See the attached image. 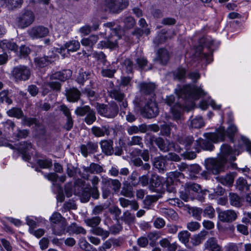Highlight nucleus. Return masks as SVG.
<instances>
[{"label":"nucleus","mask_w":251,"mask_h":251,"mask_svg":"<svg viewBox=\"0 0 251 251\" xmlns=\"http://www.w3.org/2000/svg\"><path fill=\"white\" fill-rule=\"evenodd\" d=\"M239 151L233 150L227 144H224L221 147V151L217 158H209L205 160V167L207 171L213 175H218L225 172L227 161H233L236 159V155Z\"/></svg>","instance_id":"obj_1"},{"label":"nucleus","mask_w":251,"mask_h":251,"mask_svg":"<svg viewBox=\"0 0 251 251\" xmlns=\"http://www.w3.org/2000/svg\"><path fill=\"white\" fill-rule=\"evenodd\" d=\"M175 92L178 98L183 100L189 99L197 100L206 94V93L201 87L190 85H186L182 87L178 85L176 89Z\"/></svg>","instance_id":"obj_2"},{"label":"nucleus","mask_w":251,"mask_h":251,"mask_svg":"<svg viewBox=\"0 0 251 251\" xmlns=\"http://www.w3.org/2000/svg\"><path fill=\"white\" fill-rule=\"evenodd\" d=\"M206 190L202 191L200 185L189 183L186 184L184 190L180 192V196L185 201L193 200L196 197L202 201L204 199L203 195H206Z\"/></svg>","instance_id":"obj_3"},{"label":"nucleus","mask_w":251,"mask_h":251,"mask_svg":"<svg viewBox=\"0 0 251 251\" xmlns=\"http://www.w3.org/2000/svg\"><path fill=\"white\" fill-rule=\"evenodd\" d=\"M214 41L209 38L203 37L200 41V45L196 48V52H199V55L201 59L205 60L207 64L212 61L213 50L211 47Z\"/></svg>","instance_id":"obj_4"},{"label":"nucleus","mask_w":251,"mask_h":251,"mask_svg":"<svg viewBox=\"0 0 251 251\" xmlns=\"http://www.w3.org/2000/svg\"><path fill=\"white\" fill-rule=\"evenodd\" d=\"M74 194L80 197L81 202H87L91 198V185L86 184L84 180L78 179L74 186Z\"/></svg>","instance_id":"obj_5"},{"label":"nucleus","mask_w":251,"mask_h":251,"mask_svg":"<svg viewBox=\"0 0 251 251\" xmlns=\"http://www.w3.org/2000/svg\"><path fill=\"white\" fill-rule=\"evenodd\" d=\"M75 113L78 116L84 117L83 121L87 125H92L97 119L95 110L89 105L78 106L75 111Z\"/></svg>","instance_id":"obj_6"},{"label":"nucleus","mask_w":251,"mask_h":251,"mask_svg":"<svg viewBox=\"0 0 251 251\" xmlns=\"http://www.w3.org/2000/svg\"><path fill=\"white\" fill-rule=\"evenodd\" d=\"M237 131L236 126L232 124L228 126L226 130L224 127L221 126L216 130V132L212 133L211 134L210 138L215 140L220 139V141H223L225 140L226 136H227L231 142H233L234 137Z\"/></svg>","instance_id":"obj_7"},{"label":"nucleus","mask_w":251,"mask_h":251,"mask_svg":"<svg viewBox=\"0 0 251 251\" xmlns=\"http://www.w3.org/2000/svg\"><path fill=\"white\" fill-rule=\"evenodd\" d=\"M35 20V15L30 10L24 9L16 18V24L18 27L23 29L31 25Z\"/></svg>","instance_id":"obj_8"},{"label":"nucleus","mask_w":251,"mask_h":251,"mask_svg":"<svg viewBox=\"0 0 251 251\" xmlns=\"http://www.w3.org/2000/svg\"><path fill=\"white\" fill-rule=\"evenodd\" d=\"M144 107L141 109L142 116L146 118L151 119L156 117L159 114V108L154 99L147 100Z\"/></svg>","instance_id":"obj_9"},{"label":"nucleus","mask_w":251,"mask_h":251,"mask_svg":"<svg viewBox=\"0 0 251 251\" xmlns=\"http://www.w3.org/2000/svg\"><path fill=\"white\" fill-rule=\"evenodd\" d=\"M212 133L209 134L207 139H206L200 138L195 141L193 148L196 151L199 152L201 151V149L208 151H211L214 149V146L213 144L212 141L217 142L220 140V139L215 140L210 138V136Z\"/></svg>","instance_id":"obj_10"},{"label":"nucleus","mask_w":251,"mask_h":251,"mask_svg":"<svg viewBox=\"0 0 251 251\" xmlns=\"http://www.w3.org/2000/svg\"><path fill=\"white\" fill-rule=\"evenodd\" d=\"M177 142L181 146L179 149H177L176 147L175 148V151L177 152H180L183 150L190 151L194 149L195 141L192 136H179L177 139Z\"/></svg>","instance_id":"obj_11"},{"label":"nucleus","mask_w":251,"mask_h":251,"mask_svg":"<svg viewBox=\"0 0 251 251\" xmlns=\"http://www.w3.org/2000/svg\"><path fill=\"white\" fill-rule=\"evenodd\" d=\"M12 75L17 80L25 81L29 78L30 71L27 67L20 65L14 68Z\"/></svg>","instance_id":"obj_12"},{"label":"nucleus","mask_w":251,"mask_h":251,"mask_svg":"<svg viewBox=\"0 0 251 251\" xmlns=\"http://www.w3.org/2000/svg\"><path fill=\"white\" fill-rule=\"evenodd\" d=\"M109 96L111 98L115 99L119 102L121 110L124 111L127 107L128 103L126 99L125 98V95L120 90L113 89L111 90L109 92ZM123 112L125 114V111H123Z\"/></svg>","instance_id":"obj_13"},{"label":"nucleus","mask_w":251,"mask_h":251,"mask_svg":"<svg viewBox=\"0 0 251 251\" xmlns=\"http://www.w3.org/2000/svg\"><path fill=\"white\" fill-rule=\"evenodd\" d=\"M152 142L157 146L159 150L163 152L170 151L173 147L176 148V146L173 142L169 140L165 141L160 137H154Z\"/></svg>","instance_id":"obj_14"},{"label":"nucleus","mask_w":251,"mask_h":251,"mask_svg":"<svg viewBox=\"0 0 251 251\" xmlns=\"http://www.w3.org/2000/svg\"><path fill=\"white\" fill-rule=\"evenodd\" d=\"M28 34L32 39H38L46 37L49 33L48 28L42 25L32 27L28 31Z\"/></svg>","instance_id":"obj_15"},{"label":"nucleus","mask_w":251,"mask_h":251,"mask_svg":"<svg viewBox=\"0 0 251 251\" xmlns=\"http://www.w3.org/2000/svg\"><path fill=\"white\" fill-rule=\"evenodd\" d=\"M162 186V177L155 174H151L150 178L149 189L152 192H158Z\"/></svg>","instance_id":"obj_16"},{"label":"nucleus","mask_w":251,"mask_h":251,"mask_svg":"<svg viewBox=\"0 0 251 251\" xmlns=\"http://www.w3.org/2000/svg\"><path fill=\"white\" fill-rule=\"evenodd\" d=\"M140 89L142 95L148 97V98H146V100L154 99L155 94L154 91L155 89V86L153 83H141L140 84Z\"/></svg>","instance_id":"obj_17"},{"label":"nucleus","mask_w":251,"mask_h":251,"mask_svg":"<svg viewBox=\"0 0 251 251\" xmlns=\"http://www.w3.org/2000/svg\"><path fill=\"white\" fill-rule=\"evenodd\" d=\"M80 151L84 157H87L89 154L96 152L98 149L97 142L89 141L86 144L81 145L80 147Z\"/></svg>","instance_id":"obj_18"},{"label":"nucleus","mask_w":251,"mask_h":251,"mask_svg":"<svg viewBox=\"0 0 251 251\" xmlns=\"http://www.w3.org/2000/svg\"><path fill=\"white\" fill-rule=\"evenodd\" d=\"M31 142L25 141L21 142L19 145H17V150L22 154V158L25 161H28L30 159V155L27 152L32 148Z\"/></svg>","instance_id":"obj_19"},{"label":"nucleus","mask_w":251,"mask_h":251,"mask_svg":"<svg viewBox=\"0 0 251 251\" xmlns=\"http://www.w3.org/2000/svg\"><path fill=\"white\" fill-rule=\"evenodd\" d=\"M56 58V54L51 53L50 55L35 58L34 62L37 66L40 68H43L54 62Z\"/></svg>","instance_id":"obj_20"},{"label":"nucleus","mask_w":251,"mask_h":251,"mask_svg":"<svg viewBox=\"0 0 251 251\" xmlns=\"http://www.w3.org/2000/svg\"><path fill=\"white\" fill-rule=\"evenodd\" d=\"M91 133L96 137H101L105 135L108 136L110 133V126L108 125L101 126H93L91 128Z\"/></svg>","instance_id":"obj_21"},{"label":"nucleus","mask_w":251,"mask_h":251,"mask_svg":"<svg viewBox=\"0 0 251 251\" xmlns=\"http://www.w3.org/2000/svg\"><path fill=\"white\" fill-rule=\"evenodd\" d=\"M176 178L174 177L173 175H171L167 177L165 184L166 186V190L167 192L172 194V198H170L169 200L171 201H176V200L178 201V199H176L174 198L175 194L176 192V185L174 180Z\"/></svg>","instance_id":"obj_22"},{"label":"nucleus","mask_w":251,"mask_h":251,"mask_svg":"<svg viewBox=\"0 0 251 251\" xmlns=\"http://www.w3.org/2000/svg\"><path fill=\"white\" fill-rule=\"evenodd\" d=\"M152 165L158 172L163 173L166 170V160L164 155L155 157L152 159Z\"/></svg>","instance_id":"obj_23"},{"label":"nucleus","mask_w":251,"mask_h":251,"mask_svg":"<svg viewBox=\"0 0 251 251\" xmlns=\"http://www.w3.org/2000/svg\"><path fill=\"white\" fill-rule=\"evenodd\" d=\"M237 218V214L232 210H227L219 213V219L222 222L230 223Z\"/></svg>","instance_id":"obj_24"},{"label":"nucleus","mask_w":251,"mask_h":251,"mask_svg":"<svg viewBox=\"0 0 251 251\" xmlns=\"http://www.w3.org/2000/svg\"><path fill=\"white\" fill-rule=\"evenodd\" d=\"M128 5V0H116L108 6L112 12L118 13L126 8Z\"/></svg>","instance_id":"obj_25"},{"label":"nucleus","mask_w":251,"mask_h":251,"mask_svg":"<svg viewBox=\"0 0 251 251\" xmlns=\"http://www.w3.org/2000/svg\"><path fill=\"white\" fill-rule=\"evenodd\" d=\"M67 226V221L51 225L50 228L51 229L52 234L57 236L65 234L66 233Z\"/></svg>","instance_id":"obj_26"},{"label":"nucleus","mask_w":251,"mask_h":251,"mask_svg":"<svg viewBox=\"0 0 251 251\" xmlns=\"http://www.w3.org/2000/svg\"><path fill=\"white\" fill-rule=\"evenodd\" d=\"M72 72L70 70H64L62 71L56 72L51 75L50 79L65 81L72 76Z\"/></svg>","instance_id":"obj_27"},{"label":"nucleus","mask_w":251,"mask_h":251,"mask_svg":"<svg viewBox=\"0 0 251 251\" xmlns=\"http://www.w3.org/2000/svg\"><path fill=\"white\" fill-rule=\"evenodd\" d=\"M205 249L210 251H223L222 247L218 244L215 237L209 238L204 244Z\"/></svg>","instance_id":"obj_28"},{"label":"nucleus","mask_w":251,"mask_h":251,"mask_svg":"<svg viewBox=\"0 0 251 251\" xmlns=\"http://www.w3.org/2000/svg\"><path fill=\"white\" fill-rule=\"evenodd\" d=\"M100 145L102 152L105 155H111L114 154L113 141L112 140H102L100 142Z\"/></svg>","instance_id":"obj_29"},{"label":"nucleus","mask_w":251,"mask_h":251,"mask_svg":"<svg viewBox=\"0 0 251 251\" xmlns=\"http://www.w3.org/2000/svg\"><path fill=\"white\" fill-rule=\"evenodd\" d=\"M80 92L75 88H71L66 90V96L68 101L76 102L80 99Z\"/></svg>","instance_id":"obj_30"},{"label":"nucleus","mask_w":251,"mask_h":251,"mask_svg":"<svg viewBox=\"0 0 251 251\" xmlns=\"http://www.w3.org/2000/svg\"><path fill=\"white\" fill-rule=\"evenodd\" d=\"M184 109V105L180 103H176L171 108L173 119L176 122L181 120V112Z\"/></svg>","instance_id":"obj_31"},{"label":"nucleus","mask_w":251,"mask_h":251,"mask_svg":"<svg viewBox=\"0 0 251 251\" xmlns=\"http://www.w3.org/2000/svg\"><path fill=\"white\" fill-rule=\"evenodd\" d=\"M18 47V45L12 41L4 39L0 41V48L4 51H16Z\"/></svg>","instance_id":"obj_32"},{"label":"nucleus","mask_w":251,"mask_h":251,"mask_svg":"<svg viewBox=\"0 0 251 251\" xmlns=\"http://www.w3.org/2000/svg\"><path fill=\"white\" fill-rule=\"evenodd\" d=\"M118 106L115 102H112L110 105H107L104 117L108 118H114L118 113Z\"/></svg>","instance_id":"obj_33"},{"label":"nucleus","mask_w":251,"mask_h":251,"mask_svg":"<svg viewBox=\"0 0 251 251\" xmlns=\"http://www.w3.org/2000/svg\"><path fill=\"white\" fill-rule=\"evenodd\" d=\"M117 39L109 38L106 40L100 41L98 44V48L100 49H113L117 46Z\"/></svg>","instance_id":"obj_34"},{"label":"nucleus","mask_w":251,"mask_h":251,"mask_svg":"<svg viewBox=\"0 0 251 251\" xmlns=\"http://www.w3.org/2000/svg\"><path fill=\"white\" fill-rule=\"evenodd\" d=\"M169 59V55L168 50L162 48L158 50L157 56L155 60L159 61L163 65H165L168 62Z\"/></svg>","instance_id":"obj_35"},{"label":"nucleus","mask_w":251,"mask_h":251,"mask_svg":"<svg viewBox=\"0 0 251 251\" xmlns=\"http://www.w3.org/2000/svg\"><path fill=\"white\" fill-rule=\"evenodd\" d=\"M121 194L129 198L133 197L134 196V192L132 185L128 181H125L123 183Z\"/></svg>","instance_id":"obj_36"},{"label":"nucleus","mask_w":251,"mask_h":251,"mask_svg":"<svg viewBox=\"0 0 251 251\" xmlns=\"http://www.w3.org/2000/svg\"><path fill=\"white\" fill-rule=\"evenodd\" d=\"M172 128L176 129L177 126L175 124L172 123L168 124L165 123L160 126V134L164 136L170 137Z\"/></svg>","instance_id":"obj_37"},{"label":"nucleus","mask_w":251,"mask_h":251,"mask_svg":"<svg viewBox=\"0 0 251 251\" xmlns=\"http://www.w3.org/2000/svg\"><path fill=\"white\" fill-rule=\"evenodd\" d=\"M93 75L92 71H86L81 69L76 78V81L79 84H83L85 81L91 78Z\"/></svg>","instance_id":"obj_38"},{"label":"nucleus","mask_w":251,"mask_h":251,"mask_svg":"<svg viewBox=\"0 0 251 251\" xmlns=\"http://www.w3.org/2000/svg\"><path fill=\"white\" fill-rule=\"evenodd\" d=\"M66 232L71 234H83L86 233V230L81 226H78L76 223H73L68 226H67Z\"/></svg>","instance_id":"obj_39"},{"label":"nucleus","mask_w":251,"mask_h":251,"mask_svg":"<svg viewBox=\"0 0 251 251\" xmlns=\"http://www.w3.org/2000/svg\"><path fill=\"white\" fill-rule=\"evenodd\" d=\"M84 171L91 174H100L103 171V169L100 165L92 163L89 166L84 168Z\"/></svg>","instance_id":"obj_40"},{"label":"nucleus","mask_w":251,"mask_h":251,"mask_svg":"<svg viewBox=\"0 0 251 251\" xmlns=\"http://www.w3.org/2000/svg\"><path fill=\"white\" fill-rule=\"evenodd\" d=\"M120 219L126 224L130 225L135 222V216L134 214L130 213L128 210H126L123 213V215L120 217Z\"/></svg>","instance_id":"obj_41"},{"label":"nucleus","mask_w":251,"mask_h":251,"mask_svg":"<svg viewBox=\"0 0 251 251\" xmlns=\"http://www.w3.org/2000/svg\"><path fill=\"white\" fill-rule=\"evenodd\" d=\"M244 146L246 147V151L251 154V141L245 136H241L238 141V150H242Z\"/></svg>","instance_id":"obj_42"},{"label":"nucleus","mask_w":251,"mask_h":251,"mask_svg":"<svg viewBox=\"0 0 251 251\" xmlns=\"http://www.w3.org/2000/svg\"><path fill=\"white\" fill-rule=\"evenodd\" d=\"M208 232L206 230L201 231L198 234L193 236L192 238V244L194 246H198L201 244L205 239Z\"/></svg>","instance_id":"obj_43"},{"label":"nucleus","mask_w":251,"mask_h":251,"mask_svg":"<svg viewBox=\"0 0 251 251\" xmlns=\"http://www.w3.org/2000/svg\"><path fill=\"white\" fill-rule=\"evenodd\" d=\"M102 182L108 186H112L115 191H119L121 186V183L118 179L104 178L102 180Z\"/></svg>","instance_id":"obj_44"},{"label":"nucleus","mask_w":251,"mask_h":251,"mask_svg":"<svg viewBox=\"0 0 251 251\" xmlns=\"http://www.w3.org/2000/svg\"><path fill=\"white\" fill-rule=\"evenodd\" d=\"M204 125L203 120L201 116H196L193 118H191L190 126L194 128H200Z\"/></svg>","instance_id":"obj_45"},{"label":"nucleus","mask_w":251,"mask_h":251,"mask_svg":"<svg viewBox=\"0 0 251 251\" xmlns=\"http://www.w3.org/2000/svg\"><path fill=\"white\" fill-rule=\"evenodd\" d=\"M121 64L127 74L133 73V68L135 66L132 60L130 58H126Z\"/></svg>","instance_id":"obj_46"},{"label":"nucleus","mask_w":251,"mask_h":251,"mask_svg":"<svg viewBox=\"0 0 251 251\" xmlns=\"http://www.w3.org/2000/svg\"><path fill=\"white\" fill-rule=\"evenodd\" d=\"M209 105H211L215 110H219L221 108V105H217L215 101L211 99L208 100V101L202 100L200 103V107L202 110H206Z\"/></svg>","instance_id":"obj_47"},{"label":"nucleus","mask_w":251,"mask_h":251,"mask_svg":"<svg viewBox=\"0 0 251 251\" xmlns=\"http://www.w3.org/2000/svg\"><path fill=\"white\" fill-rule=\"evenodd\" d=\"M7 115L11 117L22 119L24 117V113L20 108L13 107L7 111Z\"/></svg>","instance_id":"obj_48"},{"label":"nucleus","mask_w":251,"mask_h":251,"mask_svg":"<svg viewBox=\"0 0 251 251\" xmlns=\"http://www.w3.org/2000/svg\"><path fill=\"white\" fill-rule=\"evenodd\" d=\"M49 220L50 226L61 223L62 222L66 221V219L64 218L60 213L57 212H55L52 214Z\"/></svg>","instance_id":"obj_49"},{"label":"nucleus","mask_w":251,"mask_h":251,"mask_svg":"<svg viewBox=\"0 0 251 251\" xmlns=\"http://www.w3.org/2000/svg\"><path fill=\"white\" fill-rule=\"evenodd\" d=\"M99 37L98 35H91L88 38H83L81 42L82 45L92 47L98 41Z\"/></svg>","instance_id":"obj_50"},{"label":"nucleus","mask_w":251,"mask_h":251,"mask_svg":"<svg viewBox=\"0 0 251 251\" xmlns=\"http://www.w3.org/2000/svg\"><path fill=\"white\" fill-rule=\"evenodd\" d=\"M79 48V42L75 40L70 41L67 42L64 45V48L67 49L68 51H75L78 50Z\"/></svg>","instance_id":"obj_51"},{"label":"nucleus","mask_w":251,"mask_h":251,"mask_svg":"<svg viewBox=\"0 0 251 251\" xmlns=\"http://www.w3.org/2000/svg\"><path fill=\"white\" fill-rule=\"evenodd\" d=\"M127 145L129 146H138L140 148H143L144 146L143 138L140 136H133L128 142Z\"/></svg>","instance_id":"obj_52"},{"label":"nucleus","mask_w":251,"mask_h":251,"mask_svg":"<svg viewBox=\"0 0 251 251\" xmlns=\"http://www.w3.org/2000/svg\"><path fill=\"white\" fill-rule=\"evenodd\" d=\"M91 232L96 235L101 236L103 240L106 239L109 235V231L104 230L100 227L93 228L91 230Z\"/></svg>","instance_id":"obj_53"},{"label":"nucleus","mask_w":251,"mask_h":251,"mask_svg":"<svg viewBox=\"0 0 251 251\" xmlns=\"http://www.w3.org/2000/svg\"><path fill=\"white\" fill-rule=\"evenodd\" d=\"M6 6L9 9L13 10L20 7L23 2V0H5Z\"/></svg>","instance_id":"obj_54"},{"label":"nucleus","mask_w":251,"mask_h":251,"mask_svg":"<svg viewBox=\"0 0 251 251\" xmlns=\"http://www.w3.org/2000/svg\"><path fill=\"white\" fill-rule=\"evenodd\" d=\"M230 203L231 205L239 207L241 205V198L235 193H230L229 195Z\"/></svg>","instance_id":"obj_55"},{"label":"nucleus","mask_w":251,"mask_h":251,"mask_svg":"<svg viewBox=\"0 0 251 251\" xmlns=\"http://www.w3.org/2000/svg\"><path fill=\"white\" fill-rule=\"evenodd\" d=\"M35 127L36 136L39 138L44 137L46 133L45 126L38 121Z\"/></svg>","instance_id":"obj_56"},{"label":"nucleus","mask_w":251,"mask_h":251,"mask_svg":"<svg viewBox=\"0 0 251 251\" xmlns=\"http://www.w3.org/2000/svg\"><path fill=\"white\" fill-rule=\"evenodd\" d=\"M93 57L98 62L99 64H102L103 65H106L107 62L105 54L102 51H96L93 54Z\"/></svg>","instance_id":"obj_57"},{"label":"nucleus","mask_w":251,"mask_h":251,"mask_svg":"<svg viewBox=\"0 0 251 251\" xmlns=\"http://www.w3.org/2000/svg\"><path fill=\"white\" fill-rule=\"evenodd\" d=\"M37 163L41 168L43 169L50 168L52 165V160L50 158L38 159Z\"/></svg>","instance_id":"obj_58"},{"label":"nucleus","mask_w":251,"mask_h":251,"mask_svg":"<svg viewBox=\"0 0 251 251\" xmlns=\"http://www.w3.org/2000/svg\"><path fill=\"white\" fill-rule=\"evenodd\" d=\"M190 235V233L188 231L183 230L178 233V238L181 243L186 245L189 241Z\"/></svg>","instance_id":"obj_59"},{"label":"nucleus","mask_w":251,"mask_h":251,"mask_svg":"<svg viewBox=\"0 0 251 251\" xmlns=\"http://www.w3.org/2000/svg\"><path fill=\"white\" fill-rule=\"evenodd\" d=\"M22 119V125L27 126H31L33 125L35 126L39 121L35 118L27 117L24 116Z\"/></svg>","instance_id":"obj_60"},{"label":"nucleus","mask_w":251,"mask_h":251,"mask_svg":"<svg viewBox=\"0 0 251 251\" xmlns=\"http://www.w3.org/2000/svg\"><path fill=\"white\" fill-rule=\"evenodd\" d=\"M150 33V29L149 28L146 27L144 29L139 27H136L134 31L132 32V34L135 36L137 38H139L144 34L147 35Z\"/></svg>","instance_id":"obj_61"},{"label":"nucleus","mask_w":251,"mask_h":251,"mask_svg":"<svg viewBox=\"0 0 251 251\" xmlns=\"http://www.w3.org/2000/svg\"><path fill=\"white\" fill-rule=\"evenodd\" d=\"M100 221L101 218L99 216H95L91 218L86 219L85 220V223L88 226L95 228L100 224Z\"/></svg>","instance_id":"obj_62"},{"label":"nucleus","mask_w":251,"mask_h":251,"mask_svg":"<svg viewBox=\"0 0 251 251\" xmlns=\"http://www.w3.org/2000/svg\"><path fill=\"white\" fill-rule=\"evenodd\" d=\"M9 92L8 90H3L0 93V102L1 103L6 102L9 105L12 103V100L8 97Z\"/></svg>","instance_id":"obj_63"},{"label":"nucleus","mask_w":251,"mask_h":251,"mask_svg":"<svg viewBox=\"0 0 251 251\" xmlns=\"http://www.w3.org/2000/svg\"><path fill=\"white\" fill-rule=\"evenodd\" d=\"M80 247L85 251H97V249L93 247L85 240H82L79 243Z\"/></svg>","instance_id":"obj_64"}]
</instances>
